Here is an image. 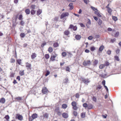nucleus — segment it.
<instances>
[{
  "instance_id": "nucleus-39",
  "label": "nucleus",
  "mask_w": 121,
  "mask_h": 121,
  "mask_svg": "<svg viewBox=\"0 0 121 121\" xmlns=\"http://www.w3.org/2000/svg\"><path fill=\"white\" fill-rule=\"evenodd\" d=\"M71 104L73 106H76L77 105L75 101H73L72 102Z\"/></svg>"
},
{
  "instance_id": "nucleus-27",
  "label": "nucleus",
  "mask_w": 121,
  "mask_h": 121,
  "mask_svg": "<svg viewBox=\"0 0 121 121\" xmlns=\"http://www.w3.org/2000/svg\"><path fill=\"white\" fill-rule=\"evenodd\" d=\"M36 11L34 9H32L31 11V14L34 15L35 14Z\"/></svg>"
},
{
  "instance_id": "nucleus-1",
  "label": "nucleus",
  "mask_w": 121,
  "mask_h": 121,
  "mask_svg": "<svg viewBox=\"0 0 121 121\" xmlns=\"http://www.w3.org/2000/svg\"><path fill=\"white\" fill-rule=\"evenodd\" d=\"M49 116V114L46 113H45L43 114V116H40V119L42 120H43L44 118L48 119Z\"/></svg>"
},
{
  "instance_id": "nucleus-8",
  "label": "nucleus",
  "mask_w": 121,
  "mask_h": 121,
  "mask_svg": "<svg viewBox=\"0 0 121 121\" xmlns=\"http://www.w3.org/2000/svg\"><path fill=\"white\" fill-rule=\"evenodd\" d=\"M69 28L72 29L74 30H76L77 29V27L76 26H74L72 25H70Z\"/></svg>"
},
{
  "instance_id": "nucleus-53",
  "label": "nucleus",
  "mask_w": 121,
  "mask_h": 121,
  "mask_svg": "<svg viewBox=\"0 0 121 121\" xmlns=\"http://www.w3.org/2000/svg\"><path fill=\"white\" fill-rule=\"evenodd\" d=\"M47 72L46 74L45 75L46 76H47L50 73V72L48 71H47Z\"/></svg>"
},
{
  "instance_id": "nucleus-31",
  "label": "nucleus",
  "mask_w": 121,
  "mask_h": 121,
  "mask_svg": "<svg viewBox=\"0 0 121 121\" xmlns=\"http://www.w3.org/2000/svg\"><path fill=\"white\" fill-rule=\"evenodd\" d=\"M102 87V86H101L98 85L97 86V87L96 88V89L97 90H99L101 89Z\"/></svg>"
},
{
  "instance_id": "nucleus-50",
  "label": "nucleus",
  "mask_w": 121,
  "mask_h": 121,
  "mask_svg": "<svg viewBox=\"0 0 121 121\" xmlns=\"http://www.w3.org/2000/svg\"><path fill=\"white\" fill-rule=\"evenodd\" d=\"M73 114L75 116H76L78 115L77 112L76 111H74L73 112Z\"/></svg>"
},
{
  "instance_id": "nucleus-59",
  "label": "nucleus",
  "mask_w": 121,
  "mask_h": 121,
  "mask_svg": "<svg viewBox=\"0 0 121 121\" xmlns=\"http://www.w3.org/2000/svg\"><path fill=\"white\" fill-rule=\"evenodd\" d=\"M92 99L93 101H95V102H96V99L95 97H93L92 98Z\"/></svg>"
},
{
  "instance_id": "nucleus-40",
  "label": "nucleus",
  "mask_w": 121,
  "mask_h": 121,
  "mask_svg": "<svg viewBox=\"0 0 121 121\" xmlns=\"http://www.w3.org/2000/svg\"><path fill=\"white\" fill-rule=\"evenodd\" d=\"M15 60L13 59V58H12L10 60V62L11 63H13L15 62Z\"/></svg>"
},
{
  "instance_id": "nucleus-43",
  "label": "nucleus",
  "mask_w": 121,
  "mask_h": 121,
  "mask_svg": "<svg viewBox=\"0 0 121 121\" xmlns=\"http://www.w3.org/2000/svg\"><path fill=\"white\" fill-rule=\"evenodd\" d=\"M102 21L101 20L99 19L98 21V24L99 25H100L102 23Z\"/></svg>"
},
{
  "instance_id": "nucleus-58",
  "label": "nucleus",
  "mask_w": 121,
  "mask_h": 121,
  "mask_svg": "<svg viewBox=\"0 0 121 121\" xmlns=\"http://www.w3.org/2000/svg\"><path fill=\"white\" fill-rule=\"evenodd\" d=\"M66 71H68L69 72H70V68L68 66L66 68Z\"/></svg>"
},
{
  "instance_id": "nucleus-5",
  "label": "nucleus",
  "mask_w": 121,
  "mask_h": 121,
  "mask_svg": "<svg viewBox=\"0 0 121 121\" xmlns=\"http://www.w3.org/2000/svg\"><path fill=\"white\" fill-rule=\"evenodd\" d=\"M16 118H17L18 119L22 121L23 119V117L22 116L19 114H17L16 115Z\"/></svg>"
},
{
  "instance_id": "nucleus-14",
  "label": "nucleus",
  "mask_w": 121,
  "mask_h": 121,
  "mask_svg": "<svg viewBox=\"0 0 121 121\" xmlns=\"http://www.w3.org/2000/svg\"><path fill=\"white\" fill-rule=\"evenodd\" d=\"M75 38L77 40H79L81 38V36L80 35H77L75 36Z\"/></svg>"
},
{
  "instance_id": "nucleus-29",
  "label": "nucleus",
  "mask_w": 121,
  "mask_h": 121,
  "mask_svg": "<svg viewBox=\"0 0 121 121\" xmlns=\"http://www.w3.org/2000/svg\"><path fill=\"white\" fill-rule=\"evenodd\" d=\"M64 34L65 35H67L69 34V32L68 30H66L64 32Z\"/></svg>"
},
{
  "instance_id": "nucleus-11",
  "label": "nucleus",
  "mask_w": 121,
  "mask_h": 121,
  "mask_svg": "<svg viewBox=\"0 0 121 121\" xmlns=\"http://www.w3.org/2000/svg\"><path fill=\"white\" fill-rule=\"evenodd\" d=\"M5 99L3 98L0 99V102L2 104H4L5 102Z\"/></svg>"
},
{
  "instance_id": "nucleus-23",
  "label": "nucleus",
  "mask_w": 121,
  "mask_h": 121,
  "mask_svg": "<svg viewBox=\"0 0 121 121\" xmlns=\"http://www.w3.org/2000/svg\"><path fill=\"white\" fill-rule=\"evenodd\" d=\"M36 54L35 53H32V55L31 56V57L32 59H33L35 58L36 57Z\"/></svg>"
},
{
  "instance_id": "nucleus-25",
  "label": "nucleus",
  "mask_w": 121,
  "mask_h": 121,
  "mask_svg": "<svg viewBox=\"0 0 121 121\" xmlns=\"http://www.w3.org/2000/svg\"><path fill=\"white\" fill-rule=\"evenodd\" d=\"M26 13L28 14H29L30 13V11L29 9H26L25 11Z\"/></svg>"
},
{
  "instance_id": "nucleus-61",
  "label": "nucleus",
  "mask_w": 121,
  "mask_h": 121,
  "mask_svg": "<svg viewBox=\"0 0 121 121\" xmlns=\"http://www.w3.org/2000/svg\"><path fill=\"white\" fill-rule=\"evenodd\" d=\"M79 94L78 93H77L76 94L75 97L76 98H79Z\"/></svg>"
},
{
  "instance_id": "nucleus-33",
  "label": "nucleus",
  "mask_w": 121,
  "mask_h": 121,
  "mask_svg": "<svg viewBox=\"0 0 121 121\" xmlns=\"http://www.w3.org/2000/svg\"><path fill=\"white\" fill-rule=\"evenodd\" d=\"M59 45L58 43H55L53 44V46L54 47H57Z\"/></svg>"
},
{
  "instance_id": "nucleus-16",
  "label": "nucleus",
  "mask_w": 121,
  "mask_h": 121,
  "mask_svg": "<svg viewBox=\"0 0 121 121\" xmlns=\"http://www.w3.org/2000/svg\"><path fill=\"white\" fill-rule=\"evenodd\" d=\"M14 99L15 100L17 99L18 100V101H19L22 99V97H18L15 98Z\"/></svg>"
},
{
  "instance_id": "nucleus-48",
  "label": "nucleus",
  "mask_w": 121,
  "mask_h": 121,
  "mask_svg": "<svg viewBox=\"0 0 121 121\" xmlns=\"http://www.w3.org/2000/svg\"><path fill=\"white\" fill-rule=\"evenodd\" d=\"M112 19L115 21H117V17H116L113 16L112 17Z\"/></svg>"
},
{
  "instance_id": "nucleus-26",
  "label": "nucleus",
  "mask_w": 121,
  "mask_h": 121,
  "mask_svg": "<svg viewBox=\"0 0 121 121\" xmlns=\"http://www.w3.org/2000/svg\"><path fill=\"white\" fill-rule=\"evenodd\" d=\"M104 48V47L102 45L101 46L99 47V51L102 52Z\"/></svg>"
},
{
  "instance_id": "nucleus-38",
  "label": "nucleus",
  "mask_w": 121,
  "mask_h": 121,
  "mask_svg": "<svg viewBox=\"0 0 121 121\" xmlns=\"http://www.w3.org/2000/svg\"><path fill=\"white\" fill-rule=\"evenodd\" d=\"M66 55V53L65 52H63L62 53V55L63 57H65Z\"/></svg>"
},
{
  "instance_id": "nucleus-12",
  "label": "nucleus",
  "mask_w": 121,
  "mask_h": 121,
  "mask_svg": "<svg viewBox=\"0 0 121 121\" xmlns=\"http://www.w3.org/2000/svg\"><path fill=\"white\" fill-rule=\"evenodd\" d=\"M95 13L99 17H101V16L100 15L99 12H98V11H96L95 12Z\"/></svg>"
},
{
  "instance_id": "nucleus-13",
  "label": "nucleus",
  "mask_w": 121,
  "mask_h": 121,
  "mask_svg": "<svg viewBox=\"0 0 121 121\" xmlns=\"http://www.w3.org/2000/svg\"><path fill=\"white\" fill-rule=\"evenodd\" d=\"M33 119H34L37 118V115L36 113H35L33 114L31 116Z\"/></svg>"
},
{
  "instance_id": "nucleus-54",
  "label": "nucleus",
  "mask_w": 121,
  "mask_h": 121,
  "mask_svg": "<svg viewBox=\"0 0 121 121\" xmlns=\"http://www.w3.org/2000/svg\"><path fill=\"white\" fill-rule=\"evenodd\" d=\"M116 40V39L115 38H114L113 39H111V42L113 43Z\"/></svg>"
},
{
  "instance_id": "nucleus-44",
  "label": "nucleus",
  "mask_w": 121,
  "mask_h": 121,
  "mask_svg": "<svg viewBox=\"0 0 121 121\" xmlns=\"http://www.w3.org/2000/svg\"><path fill=\"white\" fill-rule=\"evenodd\" d=\"M18 19L19 20H22V14H21L20 15Z\"/></svg>"
},
{
  "instance_id": "nucleus-55",
  "label": "nucleus",
  "mask_w": 121,
  "mask_h": 121,
  "mask_svg": "<svg viewBox=\"0 0 121 121\" xmlns=\"http://www.w3.org/2000/svg\"><path fill=\"white\" fill-rule=\"evenodd\" d=\"M109 65V64L108 62L107 61L105 63V65L106 66H108Z\"/></svg>"
},
{
  "instance_id": "nucleus-60",
  "label": "nucleus",
  "mask_w": 121,
  "mask_h": 121,
  "mask_svg": "<svg viewBox=\"0 0 121 121\" xmlns=\"http://www.w3.org/2000/svg\"><path fill=\"white\" fill-rule=\"evenodd\" d=\"M79 24L82 27H85V25L82 23H80Z\"/></svg>"
},
{
  "instance_id": "nucleus-21",
  "label": "nucleus",
  "mask_w": 121,
  "mask_h": 121,
  "mask_svg": "<svg viewBox=\"0 0 121 121\" xmlns=\"http://www.w3.org/2000/svg\"><path fill=\"white\" fill-rule=\"evenodd\" d=\"M36 6L34 4H32L31 5L30 7V8L32 9H35Z\"/></svg>"
},
{
  "instance_id": "nucleus-24",
  "label": "nucleus",
  "mask_w": 121,
  "mask_h": 121,
  "mask_svg": "<svg viewBox=\"0 0 121 121\" xmlns=\"http://www.w3.org/2000/svg\"><path fill=\"white\" fill-rule=\"evenodd\" d=\"M81 116L82 118H84L85 116V113L83 112L81 114Z\"/></svg>"
},
{
  "instance_id": "nucleus-6",
  "label": "nucleus",
  "mask_w": 121,
  "mask_h": 121,
  "mask_svg": "<svg viewBox=\"0 0 121 121\" xmlns=\"http://www.w3.org/2000/svg\"><path fill=\"white\" fill-rule=\"evenodd\" d=\"M26 66L27 68V69L28 70H30L31 69V64H30L28 62L26 63Z\"/></svg>"
},
{
  "instance_id": "nucleus-35",
  "label": "nucleus",
  "mask_w": 121,
  "mask_h": 121,
  "mask_svg": "<svg viewBox=\"0 0 121 121\" xmlns=\"http://www.w3.org/2000/svg\"><path fill=\"white\" fill-rule=\"evenodd\" d=\"M45 57L46 59H48L49 57V56L48 54H46L45 55Z\"/></svg>"
},
{
  "instance_id": "nucleus-57",
  "label": "nucleus",
  "mask_w": 121,
  "mask_h": 121,
  "mask_svg": "<svg viewBox=\"0 0 121 121\" xmlns=\"http://www.w3.org/2000/svg\"><path fill=\"white\" fill-rule=\"evenodd\" d=\"M107 53L108 55H110L111 54V51L110 50H108L107 51Z\"/></svg>"
},
{
  "instance_id": "nucleus-51",
  "label": "nucleus",
  "mask_w": 121,
  "mask_h": 121,
  "mask_svg": "<svg viewBox=\"0 0 121 121\" xmlns=\"http://www.w3.org/2000/svg\"><path fill=\"white\" fill-rule=\"evenodd\" d=\"M46 44V43L44 41L43 42V43L41 45V46L43 48L44 46Z\"/></svg>"
},
{
  "instance_id": "nucleus-45",
  "label": "nucleus",
  "mask_w": 121,
  "mask_h": 121,
  "mask_svg": "<svg viewBox=\"0 0 121 121\" xmlns=\"http://www.w3.org/2000/svg\"><path fill=\"white\" fill-rule=\"evenodd\" d=\"M64 81V83L66 84L68 82V79L67 78H65Z\"/></svg>"
},
{
  "instance_id": "nucleus-47",
  "label": "nucleus",
  "mask_w": 121,
  "mask_h": 121,
  "mask_svg": "<svg viewBox=\"0 0 121 121\" xmlns=\"http://www.w3.org/2000/svg\"><path fill=\"white\" fill-rule=\"evenodd\" d=\"M114 58L117 61H119L120 60L119 58L117 56H115Z\"/></svg>"
},
{
  "instance_id": "nucleus-18",
  "label": "nucleus",
  "mask_w": 121,
  "mask_h": 121,
  "mask_svg": "<svg viewBox=\"0 0 121 121\" xmlns=\"http://www.w3.org/2000/svg\"><path fill=\"white\" fill-rule=\"evenodd\" d=\"M93 105L92 104H88V108L89 109H91L93 108Z\"/></svg>"
},
{
  "instance_id": "nucleus-28",
  "label": "nucleus",
  "mask_w": 121,
  "mask_h": 121,
  "mask_svg": "<svg viewBox=\"0 0 121 121\" xmlns=\"http://www.w3.org/2000/svg\"><path fill=\"white\" fill-rule=\"evenodd\" d=\"M67 107V105L66 104H64L62 105V108H66Z\"/></svg>"
},
{
  "instance_id": "nucleus-7",
  "label": "nucleus",
  "mask_w": 121,
  "mask_h": 121,
  "mask_svg": "<svg viewBox=\"0 0 121 121\" xmlns=\"http://www.w3.org/2000/svg\"><path fill=\"white\" fill-rule=\"evenodd\" d=\"M42 91L43 93L44 94H46L48 92V90L46 87H43L42 90Z\"/></svg>"
},
{
  "instance_id": "nucleus-52",
  "label": "nucleus",
  "mask_w": 121,
  "mask_h": 121,
  "mask_svg": "<svg viewBox=\"0 0 121 121\" xmlns=\"http://www.w3.org/2000/svg\"><path fill=\"white\" fill-rule=\"evenodd\" d=\"M93 38V37L92 36H90L88 38V39L90 40H91Z\"/></svg>"
},
{
  "instance_id": "nucleus-34",
  "label": "nucleus",
  "mask_w": 121,
  "mask_h": 121,
  "mask_svg": "<svg viewBox=\"0 0 121 121\" xmlns=\"http://www.w3.org/2000/svg\"><path fill=\"white\" fill-rule=\"evenodd\" d=\"M53 51L52 48L51 47H49V48L48 49V51L49 52H52Z\"/></svg>"
},
{
  "instance_id": "nucleus-64",
  "label": "nucleus",
  "mask_w": 121,
  "mask_h": 121,
  "mask_svg": "<svg viewBox=\"0 0 121 121\" xmlns=\"http://www.w3.org/2000/svg\"><path fill=\"white\" fill-rule=\"evenodd\" d=\"M73 108L74 110H76L77 109V107L76 106H73Z\"/></svg>"
},
{
  "instance_id": "nucleus-32",
  "label": "nucleus",
  "mask_w": 121,
  "mask_h": 121,
  "mask_svg": "<svg viewBox=\"0 0 121 121\" xmlns=\"http://www.w3.org/2000/svg\"><path fill=\"white\" fill-rule=\"evenodd\" d=\"M105 66V65H104L101 64L99 66V68L100 69H103Z\"/></svg>"
},
{
  "instance_id": "nucleus-20",
  "label": "nucleus",
  "mask_w": 121,
  "mask_h": 121,
  "mask_svg": "<svg viewBox=\"0 0 121 121\" xmlns=\"http://www.w3.org/2000/svg\"><path fill=\"white\" fill-rule=\"evenodd\" d=\"M107 11H108V13H109V14H111L112 12V10L111 8H109L107 9Z\"/></svg>"
},
{
  "instance_id": "nucleus-30",
  "label": "nucleus",
  "mask_w": 121,
  "mask_h": 121,
  "mask_svg": "<svg viewBox=\"0 0 121 121\" xmlns=\"http://www.w3.org/2000/svg\"><path fill=\"white\" fill-rule=\"evenodd\" d=\"M119 32L118 31H117L116 32L115 34L114 35V37H117L119 35Z\"/></svg>"
},
{
  "instance_id": "nucleus-49",
  "label": "nucleus",
  "mask_w": 121,
  "mask_h": 121,
  "mask_svg": "<svg viewBox=\"0 0 121 121\" xmlns=\"http://www.w3.org/2000/svg\"><path fill=\"white\" fill-rule=\"evenodd\" d=\"M95 49V48L94 47H92L91 48V50L92 51Z\"/></svg>"
},
{
  "instance_id": "nucleus-41",
  "label": "nucleus",
  "mask_w": 121,
  "mask_h": 121,
  "mask_svg": "<svg viewBox=\"0 0 121 121\" xmlns=\"http://www.w3.org/2000/svg\"><path fill=\"white\" fill-rule=\"evenodd\" d=\"M21 60L20 59H18L17 60V63L19 65H20L21 64Z\"/></svg>"
},
{
  "instance_id": "nucleus-17",
  "label": "nucleus",
  "mask_w": 121,
  "mask_h": 121,
  "mask_svg": "<svg viewBox=\"0 0 121 121\" xmlns=\"http://www.w3.org/2000/svg\"><path fill=\"white\" fill-rule=\"evenodd\" d=\"M63 117L65 118H67L68 117V115L67 113H64L62 114Z\"/></svg>"
},
{
  "instance_id": "nucleus-42",
  "label": "nucleus",
  "mask_w": 121,
  "mask_h": 121,
  "mask_svg": "<svg viewBox=\"0 0 121 121\" xmlns=\"http://www.w3.org/2000/svg\"><path fill=\"white\" fill-rule=\"evenodd\" d=\"M88 105H87V104L86 103H85L83 104V106L85 108L88 107Z\"/></svg>"
},
{
  "instance_id": "nucleus-56",
  "label": "nucleus",
  "mask_w": 121,
  "mask_h": 121,
  "mask_svg": "<svg viewBox=\"0 0 121 121\" xmlns=\"http://www.w3.org/2000/svg\"><path fill=\"white\" fill-rule=\"evenodd\" d=\"M120 51V50L118 48L116 50V52L117 54H118L119 52Z\"/></svg>"
},
{
  "instance_id": "nucleus-37",
  "label": "nucleus",
  "mask_w": 121,
  "mask_h": 121,
  "mask_svg": "<svg viewBox=\"0 0 121 121\" xmlns=\"http://www.w3.org/2000/svg\"><path fill=\"white\" fill-rule=\"evenodd\" d=\"M24 71H20L19 72V74L21 76H22L24 74Z\"/></svg>"
},
{
  "instance_id": "nucleus-4",
  "label": "nucleus",
  "mask_w": 121,
  "mask_h": 121,
  "mask_svg": "<svg viewBox=\"0 0 121 121\" xmlns=\"http://www.w3.org/2000/svg\"><path fill=\"white\" fill-rule=\"evenodd\" d=\"M69 15V13L67 12L63 13L61 15L60 18L61 19H62L64 17L68 16Z\"/></svg>"
},
{
  "instance_id": "nucleus-15",
  "label": "nucleus",
  "mask_w": 121,
  "mask_h": 121,
  "mask_svg": "<svg viewBox=\"0 0 121 121\" xmlns=\"http://www.w3.org/2000/svg\"><path fill=\"white\" fill-rule=\"evenodd\" d=\"M56 56L57 55H55L52 56L50 58L51 60L52 61L55 60L54 59V58L56 57Z\"/></svg>"
},
{
  "instance_id": "nucleus-46",
  "label": "nucleus",
  "mask_w": 121,
  "mask_h": 121,
  "mask_svg": "<svg viewBox=\"0 0 121 121\" xmlns=\"http://www.w3.org/2000/svg\"><path fill=\"white\" fill-rule=\"evenodd\" d=\"M91 8L92 10H93L95 12L96 11H98V10L97 9H95V7H93L91 6Z\"/></svg>"
},
{
  "instance_id": "nucleus-63",
  "label": "nucleus",
  "mask_w": 121,
  "mask_h": 121,
  "mask_svg": "<svg viewBox=\"0 0 121 121\" xmlns=\"http://www.w3.org/2000/svg\"><path fill=\"white\" fill-rule=\"evenodd\" d=\"M24 23L23 21H21V22H20V24L22 26H23L24 25Z\"/></svg>"
},
{
  "instance_id": "nucleus-10",
  "label": "nucleus",
  "mask_w": 121,
  "mask_h": 121,
  "mask_svg": "<svg viewBox=\"0 0 121 121\" xmlns=\"http://www.w3.org/2000/svg\"><path fill=\"white\" fill-rule=\"evenodd\" d=\"M42 10L39 9L38 11H37V15L39 16L40 15L41 13H42Z\"/></svg>"
},
{
  "instance_id": "nucleus-22",
  "label": "nucleus",
  "mask_w": 121,
  "mask_h": 121,
  "mask_svg": "<svg viewBox=\"0 0 121 121\" xmlns=\"http://www.w3.org/2000/svg\"><path fill=\"white\" fill-rule=\"evenodd\" d=\"M69 7H70V10H72V9H73V3H70L69 4Z\"/></svg>"
},
{
  "instance_id": "nucleus-2",
  "label": "nucleus",
  "mask_w": 121,
  "mask_h": 121,
  "mask_svg": "<svg viewBox=\"0 0 121 121\" xmlns=\"http://www.w3.org/2000/svg\"><path fill=\"white\" fill-rule=\"evenodd\" d=\"M91 62L90 60H84L83 62V65L85 66L90 65H91Z\"/></svg>"
},
{
  "instance_id": "nucleus-3",
  "label": "nucleus",
  "mask_w": 121,
  "mask_h": 121,
  "mask_svg": "<svg viewBox=\"0 0 121 121\" xmlns=\"http://www.w3.org/2000/svg\"><path fill=\"white\" fill-rule=\"evenodd\" d=\"M81 79L82 82L85 84H86L90 82V81L88 79H86L82 78Z\"/></svg>"
},
{
  "instance_id": "nucleus-62",
  "label": "nucleus",
  "mask_w": 121,
  "mask_h": 121,
  "mask_svg": "<svg viewBox=\"0 0 121 121\" xmlns=\"http://www.w3.org/2000/svg\"><path fill=\"white\" fill-rule=\"evenodd\" d=\"M88 22H87V23L89 24H91V20L89 19H88Z\"/></svg>"
},
{
  "instance_id": "nucleus-9",
  "label": "nucleus",
  "mask_w": 121,
  "mask_h": 121,
  "mask_svg": "<svg viewBox=\"0 0 121 121\" xmlns=\"http://www.w3.org/2000/svg\"><path fill=\"white\" fill-rule=\"evenodd\" d=\"M108 31H112V35H114V34L115 33V30H112V29L110 28H108Z\"/></svg>"
},
{
  "instance_id": "nucleus-36",
  "label": "nucleus",
  "mask_w": 121,
  "mask_h": 121,
  "mask_svg": "<svg viewBox=\"0 0 121 121\" xmlns=\"http://www.w3.org/2000/svg\"><path fill=\"white\" fill-rule=\"evenodd\" d=\"M21 37L22 38H24L25 36V35L24 33H21L20 34Z\"/></svg>"
},
{
  "instance_id": "nucleus-19",
  "label": "nucleus",
  "mask_w": 121,
  "mask_h": 121,
  "mask_svg": "<svg viewBox=\"0 0 121 121\" xmlns=\"http://www.w3.org/2000/svg\"><path fill=\"white\" fill-rule=\"evenodd\" d=\"M98 63V60H95L93 62V65H96Z\"/></svg>"
}]
</instances>
